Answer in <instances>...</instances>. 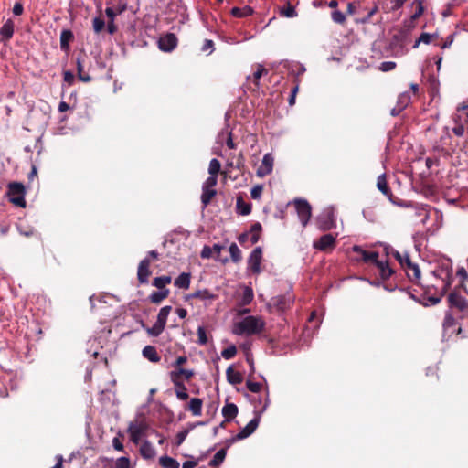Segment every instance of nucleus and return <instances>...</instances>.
I'll use <instances>...</instances> for the list:
<instances>
[{
  "label": "nucleus",
  "instance_id": "f257e3e1",
  "mask_svg": "<svg viewBox=\"0 0 468 468\" xmlns=\"http://www.w3.org/2000/svg\"><path fill=\"white\" fill-rule=\"evenodd\" d=\"M265 327V322L260 316L249 315L233 324L232 332L237 335L260 334Z\"/></svg>",
  "mask_w": 468,
  "mask_h": 468
},
{
  "label": "nucleus",
  "instance_id": "f03ea898",
  "mask_svg": "<svg viewBox=\"0 0 468 468\" xmlns=\"http://www.w3.org/2000/svg\"><path fill=\"white\" fill-rule=\"evenodd\" d=\"M433 274L441 279V293L440 296L428 297L427 302L422 303L425 306L435 305L441 302L442 294L445 293V292L451 287L453 281L452 270L449 269H441L439 271H433Z\"/></svg>",
  "mask_w": 468,
  "mask_h": 468
},
{
  "label": "nucleus",
  "instance_id": "7ed1b4c3",
  "mask_svg": "<svg viewBox=\"0 0 468 468\" xmlns=\"http://www.w3.org/2000/svg\"><path fill=\"white\" fill-rule=\"evenodd\" d=\"M26 189L22 183L11 182L7 186L6 196L9 201L16 207H26Z\"/></svg>",
  "mask_w": 468,
  "mask_h": 468
},
{
  "label": "nucleus",
  "instance_id": "20e7f679",
  "mask_svg": "<svg viewBox=\"0 0 468 468\" xmlns=\"http://www.w3.org/2000/svg\"><path fill=\"white\" fill-rule=\"evenodd\" d=\"M317 228L321 230H330L335 227V212L332 207L325 208L316 218Z\"/></svg>",
  "mask_w": 468,
  "mask_h": 468
},
{
  "label": "nucleus",
  "instance_id": "39448f33",
  "mask_svg": "<svg viewBox=\"0 0 468 468\" xmlns=\"http://www.w3.org/2000/svg\"><path fill=\"white\" fill-rule=\"evenodd\" d=\"M294 207L303 227H306L312 216L311 205L307 200L299 198L294 200Z\"/></svg>",
  "mask_w": 468,
  "mask_h": 468
},
{
  "label": "nucleus",
  "instance_id": "423d86ee",
  "mask_svg": "<svg viewBox=\"0 0 468 468\" xmlns=\"http://www.w3.org/2000/svg\"><path fill=\"white\" fill-rule=\"evenodd\" d=\"M262 260V249L256 247L250 253L248 259V269L253 274H259L261 271V263Z\"/></svg>",
  "mask_w": 468,
  "mask_h": 468
},
{
  "label": "nucleus",
  "instance_id": "0eeeda50",
  "mask_svg": "<svg viewBox=\"0 0 468 468\" xmlns=\"http://www.w3.org/2000/svg\"><path fill=\"white\" fill-rule=\"evenodd\" d=\"M274 158L271 154L267 153L263 155L261 164L257 169V176L259 177H264L271 174L273 169Z\"/></svg>",
  "mask_w": 468,
  "mask_h": 468
},
{
  "label": "nucleus",
  "instance_id": "6e6552de",
  "mask_svg": "<svg viewBox=\"0 0 468 468\" xmlns=\"http://www.w3.org/2000/svg\"><path fill=\"white\" fill-rule=\"evenodd\" d=\"M177 46V38L175 34L167 33L158 40V48L165 52H171Z\"/></svg>",
  "mask_w": 468,
  "mask_h": 468
},
{
  "label": "nucleus",
  "instance_id": "1a4fd4ad",
  "mask_svg": "<svg viewBox=\"0 0 468 468\" xmlns=\"http://www.w3.org/2000/svg\"><path fill=\"white\" fill-rule=\"evenodd\" d=\"M150 271V259L145 257L143 259L138 265L137 269V279L141 284H145L148 282L149 276L151 275Z\"/></svg>",
  "mask_w": 468,
  "mask_h": 468
},
{
  "label": "nucleus",
  "instance_id": "9d476101",
  "mask_svg": "<svg viewBox=\"0 0 468 468\" xmlns=\"http://www.w3.org/2000/svg\"><path fill=\"white\" fill-rule=\"evenodd\" d=\"M448 302L451 308H456L461 312L468 311V301L457 292H451L448 295Z\"/></svg>",
  "mask_w": 468,
  "mask_h": 468
},
{
  "label": "nucleus",
  "instance_id": "9b49d317",
  "mask_svg": "<svg viewBox=\"0 0 468 468\" xmlns=\"http://www.w3.org/2000/svg\"><path fill=\"white\" fill-rule=\"evenodd\" d=\"M335 237L332 234H324L319 239L314 241V248L322 251L332 249L335 245Z\"/></svg>",
  "mask_w": 468,
  "mask_h": 468
},
{
  "label": "nucleus",
  "instance_id": "f8f14e48",
  "mask_svg": "<svg viewBox=\"0 0 468 468\" xmlns=\"http://www.w3.org/2000/svg\"><path fill=\"white\" fill-rule=\"evenodd\" d=\"M260 422V416L253 418L234 438L236 441H240L250 436L257 429Z\"/></svg>",
  "mask_w": 468,
  "mask_h": 468
},
{
  "label": "nucleus",
  "instance_id": "ddd939ff",
  "mask_svg": "<svg viewBox=\"0 0 468 468\" xmlns=\"http://www.w3.org/2000/svg\"><path fill=\"white\" fill-rule=\"evenodd\" d=\"M15 24L11 18L7 19L0 28V41L8 42L14 35Z\"/></svg>",
  "mask_w": 468,
  "mask_h": 468
},
{
  "label": "nucleus",
  "instance_id": "4468645a",
  "mask_svg": "<svg viewBox=\"0 0 468 468\" xmlns=\"http://www.w3.org/2000/svg\"><path fill=\"white\" fill-rule=\"evenodd\" d=\"M293 296L291 294L279 295L272 299L273 305L281 311L289 309L293 303Z\"/></svg>",
  "mask_w": 468,
  "mask_h": 468
},
{
  "label": "nucleus",
  "instance_id": "2eb2a0df",
  "mask_svg": "<svg viewBox=\"0 0 468 468\" xmlns=\"http://www.w3.org/2000/svg\"><path fill=\"white\" fill-rule=\"evenodd\" d=\"M194 376L193 370L185 369L179 367L176 370L171 371L170 378L174 384H177L178 381H182V378L189 380Z\"/></svg>",
  "mask_w": 468,
  "mask_h": 468
},
{
  "label": "nucleus",
  "instance_id": "dca6fc26",
  "mask_svg": "<svg viewBox=\"0 0 468 468\" xmlns=\"http://www.w3.org/2000/svg\"><path fill=\"white\" fill-rule=\"evenodd\" d=\"M353 251L354 252H356V253H359L362 257V260L365 261V262H373V263H377V261H378V252L377 251H367L365 250H363L360 246L358 245H355L353 246L352 248Z\"/></svg>",
  "mask_w": 468,
  "mask_h": 468
},
{
  "label": "nucleus",
  "instance_id": "f3484780",
  "mask_svg": "<svg viewBox=\"0 0 468 468\" xmlns=\"http://www.w3.org/2000/svg\"><path fill=\"white\" fill-rule=\"evenodd\" d=\"M377 187L388 200L392 201L393 195L388 186L386 174H381L378 176Z\"/></svg>",
  "mask_w": 468,
  "mask_h": 468
},
{
  "label": "nucleus",
  "instance_id": "a211bd4d",
  "mask_svg": "<svg viewBox=\"0 0 468 468\" xmlns=\"http://www.w3.org/2000/svg\"><path fill=\"white\" fill-rule=\"evenodd\" d=\"M238 412H239V409L236 404L227 403L222 408V415L224 417V421H226V422L231 421L232 420H234L236 418V416L238 415Z\"/></svg>",
  "mask_w": 468,
  "mask_h": 468
},
{
  "label": "nucleus",
  "instance_id": "6ab92c4d",
  "mask_svg": "<svg viewBox=\"0 0 468 468\" xmlns=\"http://www.w3.org/2000/svg\"><path fill=\"white\" fill-rule=\"evenodd\" d=\"M456 321L452 314L450 312L445 314L444 321H443V330L446 334H452L456 331H460V328L456 329Z\"/></svg>",
  "mask_w": 468,
  "mask_h": 468
},
{
  "label": "nucleus",
  "instance_id": "aec40b11",
  "mask_svg": "<svg viewBox=\"0 0 468 468\" xmlns=\"http://www.w3.org/2000/svg\"><path fill=\"white\" fill-rule=\"evenodd\" d=\"M143 356L152 363H158L161 356L158 355L156 348L153 346H145L142 351Z\"/></svg>",
  "mask_w": 468,
  "mask_h": 468
},
{
  "label": "nucleus",
  "instance_id": "412c9836",
  "mask_svg": "<svg viewBox=\"0 0 468 468\" xmlns=\"http://www.w3.org/2000/svg\"><path fill=\"white\" fill-rule=\"evenodd\" d=\"M407 276L409 279L416 283L420 282V270L419 268V265L417 263L412 262L410 264L407 269H405Z\"/></svg>",
  "mask_w": 468,
  "mask_h": 468
},
{
  "label": "nucleus",
  "instance_id": "4be33fe9",
  "mask_svg": "<svg viewBox=\"0 0 468 468\" xmlns=\"http://www.w3.org/2000/svg\"><path fill=\"white\" fill-rule=\"evenodd\" d=\"M140 453L143 458L149 460L155 456L156 452L150 441H144L140 447Z\"/></svg>",
  "mask_w": 468,
  "mask_h": 468
},
{
  "label": "nucleus",
  "instance_id": "5701e85b",
  "mask_svg": "<svg viewBox=\"0 0 468 468\" xmlns=\"http://www.w3.org/2000/svg\"><path fill=\"white\" fill-rule=\"evenodd\" d=\"M190 281H191V275L187 272L181 273L176 280H175V286L179 289L186 290L190 286Z\"/></svg>",
  "mask_w": 468,
  "mask_h": 468
},
{
  "label": "nucleus",
  "instance_id": "b1692460",
  "mask_svg": "<svg viewBox=\"0 0 468 468\" xmlns=\"http://www.w3.org/2000/svg\"><path fill=\"white\" fill-rule=\"evenodd\" d=\"M254 10L250 5H244L242 7H233L230 14L239 18L247 17L253 14Z\"/></svg>",
  "mask_w": 468,
  "mask_h": 468
},
{
  "label": "nucleus",
  "instance_id": "393cba45",
  "mask_svg": "<svg viewBox=\"0 0 468 468\" xmlns=\"http://www.w3.org/2000/svg\"><path fill=\"white\" fill-rule=\"evenodd\" d=\"M203 401L199 398H192L188 404V410L193 416H200L202 413Z\"/></svg>",
  "mask_w": 468,
  "mask_h": 468
},
{
  "label": "nucleus",
  "instance_id": "a878e982",
  "mask_svg": "<svg viewBox=\"0 0 468 468\" xmlns=\"http://www.w3.org/2000/svg\"><path fill=\"white\" fill-rule=\"evenodd\" d=\"M376 266L379 269L380 277L388 280L393 273V270L388 266V261H378Z\"/></svg>",
  "mask_w": 468,
  "mask_h": 468
},
{
  "label": "nucleus",
  "instance_id": "bb28decb",
  "mask_svg": "<svg viewBox=\"0 0 468 468\" xmlns=\"http://www.w3.org/2000/svg\"><path fill=\"white\" fill-rule=\"evenodd\" d=\"M168 294H169L168 289L154 291L149 295V300L151 301V303L157 304V303H160L165 298H167Z\"/></svg>",
  "mask_w": 468,
  "mask_h": 468
},
{
  "label": "nucleus",
  "instance_id": "cd10ccee",
  "mask_svg": "<svg viewBox=\"0 0 468 468\" xmlns=\"http://www.w3.org/2000/svg\"><path fill=\"white\" fill-rule=\"evenodd\" d=\"M226 376L228 381L233 385L240 384L243 380L241 374L238 371H234L232 367L227 368Z\"/></svg>",
  "mask_w": 468,
  "mask_h": 468
},
{
  "label": "nucleus",
  "instance_id": "c85d7f7f",
  "mask_svg": "<svg viewBox=\"0 0 468 468\" xmlns=\"http://www.w3.org/2000/svg\"><path fill=\"white\" fill-rule=\"evenodd\" d=\"M159 464L163 468H179L180 467V463L177 460H176L170 456H167V455H164L159 458Z\"/></svg>",
  "mask_w": 468,
  "mask_h": 468
},
{
  "label": "nucleus",
  "instance_id": "c756f323",
  "mask_svg": "<svg viewBox=\"0 0 468 468\" xmlns=\"http://www.w3.org/2000/svg\"><path fill=\"white\" fill-rule=\"evenodd\" d=\"M236 207L238 212L242 216H247L251 212V205L245 202L241 197L237 198Z\"/></svg>",
  "mask_w": 468,
  "mask_h": 468
},
{
  "label": "nucleus",
  "instance_id": "7c9ffc66",
  "mask_svg": "<svg viewBox=\"0 0 468 468\" xmlns=\"http://www.w3.org/2000/svg\"><path fill=\"white\" fill-rule=\"evenodd\" d=\"M261 225L259 222L254 223L249 232V238L251 244H255L260 239V233L261 231Z\"/></svg>",
  "mask_w": 468,
  "mask_h": 468
},
{
  "label": "nucleus",
  "instance_id": "2f4dec72",
  "mask_svg": "<svg viewBox=\"0 0 468 468\" xmlns=\"http://www.w3.org/2000/svg\"><path fill=\"white\" fill-rule=\"evenodd\" d=\"M165 325H166L165 324H164L156 319V321L153 324V326L148 327L146 329V331H147L148 335L151 336H158L163 333V331L165 328Z\"/></svg>",
  "mask_w": 468,
  "mask_h": 468
},
{
  "label": "nucleus",
  "instance_id": "473e14b6",
  "mask_svg": "<svg viewBox=\"0 0 468 468\" xmlns=\"http://www.w3.org/2000/svg\"><path fill=\"white\" fill-rule=\"evenodd\" d=\"M165 325H166L165 324H164L156 319V321L153 324V326L148 327L146 329V331H147L148 335L151 336H158L163 333V331L165 328Z\"/></svg>",
  "mask_w": 468,
  "mask_h": 468
},
{
  "label": "nucleus",
  "instance_id": "72a5a7b5",
  "mask_svg": "<svg viewBox=\"0 0 468 468\" xmlns=\"http://www.w3.org/2000/svg\"><path fill=\"white\" fill-rule=\"evenodd\" d=\"M217 191L215 189H206L202 188V194H201V202L203 205V208H206L211 199L216 196Z\"/></svg>",
  "mask_w": 468,
  "mask_h": 468
},
{
  "label": "nucleus",
  "instance_id": "f704fd0d",
  "mask_svg": "<svg viewBox=\"0 0 468 468\" xmlns=\"http://www.w3.org/2000/svg\"><path fill=\"white\" fill-rule=\"evenodd\" d=\"M128 431L130 433L131 441L133 443H138L143 433L142 428L132 423L128 428Z\"/></svg>",
  "mask_w": 468,
  "mask_h": 468
},
{
  "label": "nucleus",
  "instance_id": "c9c22d12",
  "mask_svg": "<svg viewBox=\"0 0 468 468\" xmlns=\"http://www.w3.org/2000/svg\"><path fill=\"white\" fill-rule=\"evenodd\" d=\"M176 386V394L178 399L186 400L188 399V393L186 391V387L183 383V381H178L177 384H174Z\"/></svg>",
  "mask_w": 468,
  "mask_h": 468
},
{
  "label": "nucleus",
  "instance_id": "e433bc0d",
  "mask_svg": "<svg viewBox=\"0 0 468 468\" xmlns=\"http://www.w3.org/2000/svg\"><path fill=\"white\" fill-rule=\"evenodd\" d=\"M229 254H230V257H231V260L233 262L238 263L241 261V259H242L241 251L236 243L230 244V246L229 248Z\"/></svg>",
  "mask_w": 468,
  "mask_h": 468
},
{
  "label": "nucleus",
  "instance_id": "4c0bfd02",
  "mask_svg": "<svg viewBox=\"0 0 468 468\" xmlns=\"http://www.w3.org/2000/svg\"><path fill=\"white\" fill-rule=\"evenodd\" d=\"M192 298H197L200 300H214L216 295L210 292L207 289L198 290L191 294Z\"/></svg>",
  "mask_w": 468,
  "mask_h": 468
},
{
  "label": "nucleus",
  "instance_id": "58836bf2",
  "mask_svg": "<svg viewBox=\"0 0 468 468\" xmlns=\"http://www.w3.org/2000/svg\"><path fill=\"white\" fill-rule=\"evenodd\" d=\"M171 282L172 278L170 276H160L154 279L153 285L159 290H164L167 284L171 283Z\"/></svg>",
  "mask_w": 468,
  "mask_h": 468
},
{
  "label": "nucleus",
  "instance_id": "ea45409f",
  "mask_svg": "<svg viewBox=\"0 0 468 468\" xmlns=\"http://www.w3.org/2000/svg\"><path fill=\"white\" fill-rule=\"evenodd\" d=\"M393 255L404 269H407V267L412 263L410 255L407 252L401 254L399 251H395Z\"/></svg>",
  "mask_w": 468,
  "mask_h": 468
},
{
  "label": "nucleus",
  "instance_id": "a19ab883",
  "mask_svg": "<svg viewBox=\"0 0 468 468\" xmlns=\"http://www.w3.org/2000/svg\"><path fill=\"white\" fill-rule=\"evenodd\" d=\"M410 100H411V97L408 91L400 93L397 100L398 107L404 110L410 102Z\"/></svg>",
  "mask_w": 468,
  "mask_h": 468
},
{
  "label": "nucleus",
  "instance_id": "79ce46f5",
  "mask_svg": "<svg viewBox=\"0 0 468 468\" xmlns=\"http://www.w3.org/2000/svg\"><path fill=\"white\" fill-rule=\"evenodd\" d=\"M226 457V451L224 449H221L218 451L213 458L209 462L210 466H218L220 463H223L224 459Z\"/></svg>",
  "mask_w": 468,
  "mask_h": 468
},
{
  "label": "nucleus",
  "instance_id": "37998d69",
  "mask_svg": "<svg viewBox=\"0 0 468 468\" xmlns=\"http://www.w3.org/2000/svg\"><path fill=\"white\" fill-rule=\"evenodd\" d=\"M73 37V34L70 30H63L60 34V47L62 49L69 48V42Z\"/></svg>",
  "mask_w": 468,
  "mask_h": 468
},
{
  "label": "nucleus",
  "instance_id": "c03bdc74",
  "mask_svg": "<svg viewBox=\"0 0 468 468\" xmlns=\"http://www.w3.org/2000/svg\"><path fill=\"white\" fill-rule=\"evenodd\" d=\"M77 71L79 79L83 82H90L91 80V78L89 74L84 73L83 66L81 63L80 58H77Z\"/></svg>",
  "mask_w": 468,
  "mask_h": 468
},
{
  "label": "nucleus",
  "instance_id": "a18cd8bd",
  "mask_svg": "<svg viewBox=\"0 0 468 468\" xmlns=\"http://www.w3.org/2000/svg\"><path fill=\"white\" fill-rule=\"evenodd\" d=\"M220 168H221L220 162L218 159L213 158L209 163L208 173L210 176H218V175L220 171Z\"/></svg>",
  "mask_w": 468,
  "mask_h": 468
},
{
  "label": "nucleus",
  "instance_id": "49530a36",
  "mask_svg": "<svg viewBox=\"0 0 468 468\" xmlns=\"http://www.w3.org/2000/svg\"><path fill=\"white\" fill-rule=\"evenodd\" d=\"M171 311L172 307L169 305L162 307L157 314V320L166 324L167 318Z\"/></svg>",
  "mask_w": 468,
  "mask_h": 468
},
{
  "label": "nucleus",
  "instance_id": "de8ad7c7",
  "mask_svg": "<svg viewBox=\"0 0 468 468\" xmlns=\"http://www.w3.org/2000/svg\"><path fill=\"white\" fill-rule=\"evenodd\" d=\"M267 73H268V70L261 64L257 65V69L253 73L254 82L257 87H259L260 78L263 75H266Z\"/></svg>",
  "mask_w": 468,
  "mask_h": 468
},
{
  "label": "nucleus",
  "instance_id": "09e8293b",
  "mask_svg": "<svg viewBox=\"0 0 468 468\" xmlns=\"http://www.w3.org/2000/svg\"><path fill=\"white\" fill-rule=\"evenodd\" d=\"M236 354H237V348L234 345L228 346L227 348L223 349L221 352V356L225 359H231L236 356Z\"/></svg>",
  "mask_w": 468,
  "mask_h": 468
},
{
  "label": "nucleus",
  "instance_id": "8fccbe9b",
  "mask_svg": "<svg viewBox=\"0 0 468 468\" xmlns=\"http://www.w3.org/2000/svg\"><path fill=\"white\" fill-rule=\"evenodd\" d=\"M113 468H132L131 461L128 457H120L116 460Z\"/></svg>",
  "mask_w": 468,
  "mask_h": 468
},
{
  "label": "nucleus",
  "instance_id": "3c124183",
  "mask_svg": "<svg viewBox=\"0 0 468 468\" xmlns=\"http://www.w3.org/2000/svg\"><path fill=\"white\" fill-rule=\"evenodd\" d=\"M252 300H253L252 289L246 287L243 292L241 303H242V304L247 305V304L250 303Z\"/></svg>",
  "mask_w": 468,
  "mask_h": 468
},
{
  "label": "nucleus",
  "instance_id": "603ef678",
  "mask_svg": "<svg viewBox=\"0 0 468 468\" xmlns=\"http://www.w3.org/2000/svg\"><path fill=\"white\" fill-rule=\"evenodd\" d=\"M331 17L332 20L336 24H344L346 21V15L339 10L333 11L331 14Z\"/></svg>",
  "mask_w": 468,
  "mask_h": 468
},
{
  "label": "nucleus",
  "instance_id": "864d4df0",
  "mask_svg": "<svg viewBox=\"0 0 468 468\" xmlns=\"http://www.w3.org/2000/svg\"><path fill=\"white\" fill-rule=\"evenodd\" d=\"M431 38H432V35H431L429 33H422V34H420L418 40H416V42L414 43L413 48H418L420 43L430 44L431 42Z\"/></svg>",
  "mask_w": 468,
  "mask_h": 468
},
{
  "label": "nucleus",
  "instance_id": "5fc2aeb1",
  "mask_svg": "<svg viewBox=\"0 0 468 468\" xmlns=\"http://www.w3.org/2000/svg\"><path fill=\"white\" fill-rule=\"evenodd\" d=\"M92 27L95 33H100L105 27V21L101 17H94Z\"/></svg>",
  "mask_w": 468,
  "mask_h": 468
},
{
  "label": "nucleus",
  "instance_id": "6e6d98bb",
  "mask_svg": "<svg viewBox=\"0 0 468 468\" xmlns=\"http://www.w3.org/2000/svg\"><path fill=\"white\" fill-rule=\"evenodd\" d=\"M218 183V176H210L206 179V181L203 183L202 188L206 189H215Z\"/></svg>",
  "mask_w": 468,
  "mask_h": 468
},
{
  "label": "nucleus",
  "instance_id": "4d7b16f0",
  "mask_svg": "<svg viewBox=\"0 0 468 468\" xmlns=\"http://www.w3.org/2000/svg\"><path fill=\"white\" fill-rule=\"evenodd\" d=\"M246 387L247 388L253 392V393H258L261 391V384L259 383V382H253L251 380H247L246 382Z\"/></svg>",
  "mask_w": 468,
  "mask_h": 468
},
{
  "label": "nucleus",
  "instance_id": "13d9d810",
  "mask_svg": "<svg viewBox=\"0 0 468 468\" xmlns=\"http://www.w3.org/2000/svg\"><path fill=\"white\" fill-rule=\"evenodd\" d=\"M201 50L211 54L214 51V42L211 39H205L201 47Z\"/></svg>",
  "mask_w": 468,
  "mask_h": 468
},
{
  "label": "nucleus",
  "instance_id": "bf43d9fd",
  "mask_svg": "<svg viewBox=\"0 0 468 468\" xmlns=\"http://www.w3.org/2000/svg\"><path fill=\"white\" fill-rule=\"evenodd\" d=\"M396 68V63L394 61H384L380 64L379 69L383 72H388Z\"/></svg>",
  "mask_w": 468,
  "mask_h": 468
},
{
  "label": "nucleus",
  "instance_id": "052dcab7",
  "mask_svg": "<svg viewBox=\"0 0 468 468\" xmlns=\"http://www.w3.org/2000/svg\"><path fill=\"white\" fill-rule=\"evenodd\" d=\"M197 336H198V344H200V345H206L207 344V334H206V331H205L204 327L199 326L197 328Z\"/></svg>",
  "mask_w": 468,
  "mask_h": 468
},
{
  "label": "nucleus",
  "instance_id": "680f3d73",
  "mask_svg": "<svg viewBox=\"0 0 468 468\" xmlns=\"http://www.w3.org/2000/svg\"><path fill=\"white\" fill-rule=\"evenodd\" d=\"M262 194V186L256 185L250 191V196L253 199H260Z\"/></svg>",
  "mask_w": 468,
  "mask_h": 468
},
{
  "label": "nucleus",
  "instance_id": "e2e57ef3",
  "mask_svg": "<svg viewBox=\"0 0 468 468\" xmlns=\"http://www.w3.org/2000/svg\"><path fill=\"white\" fill-rule=\"evenodd\" d=\"M188 432H189L188 430H184L177 433V435H176V445L177 446L181 445L184 442V441L186 440V438L188 435Z\"/></svg>",
  "mask_w": 468,
  "mask_h": 468
},
{
  "label": "nucleus",
  "instance_id": "0e129e2a",
  "mask_svg": "<svg viewBox=\"0 0 468 468\" xmlns=\"http://www.w3.org/2000/svg\"><path fill=\"white\" fill-rule=\"evenodd\" d=\"M105 14L107 17L109 18V21L114 22L115 16L118 15L115 8L112 7H107L105 9Z\"/></svg>",
  "mask_w": 468,
  "mask_h": 468
},
{
  "label": "nucleus",
  "instance_id": "69168bd1",
  "mask_svg": "<svg viewBox=\"0 0 468 468\" xmlns=\"http://www.w3.org/2000/svg\"><path fill=\"white\" fill-rule=\"evenodd\" d=\"M24 12L23 5L19 2H16L13 6V14L15 16H21Z\"/></svg>",
  "mask_w": 468,
  "mask_h": 468
},
{
  "label": "nucleus",
  "instance_id": "338daca9",
  "mask_svg": "<svg viewBox=\"0 0 468 468\" xmlns=\"http://www.w3.org/2000/svg\"><path fill=\"white\" fill-rule=\"evenodd\" d=\"M200 256L203 259L210 258L212 256V249L209 246H204L201 250Z\"/></svg>",
  "mask_w": 468,
  "mask_h": 468
},
{
  "label": "nucleus",
  "instance_id": "774afa93",
  "mask_svg": "<svg viewBox=\"0 0 468 468\" xmlns=\"http://www.w3.org/2000/svg\"><path fill=\"white\" fill-rule=\"evenodd\" d=\"M452 133L456 135V136H463L464 134V127L463 124H459V125H456L455 127L452 128Z\"/></svg>",
  "mask_w": 468,
  "mask_h": 468
}]
</instances>
